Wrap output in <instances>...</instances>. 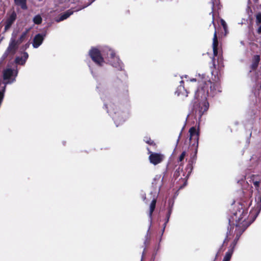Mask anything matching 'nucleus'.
Masks as SVG:
<instances>
[{
  "label": "nucleus",
  "mask_w": 261,
  "mask_h": 261,
  "mask_svg": "<svg viewBox=\"0 0 261 261\" xmlns=\"http://www.w3.org/2000/svg\"><path fill=\"white\" fill-rule=\"evenodd\" d=\"M200 87L195 94L193 104V111L195 113V117L200 118L204 113L208 110L209 103L207 97L210 94L214 96L221 92V87L218 82L212 83L209 80L199 82Z\"/></svg>",
  "instance_id": "nucleus-1"
},
{
  "label": "nucleus",
  "mask_w": 261,
  "mask_h": 261,
  "mask_svg": "<svg viewBox=\"0 0 261 261\" xmlns=\"http://www.w3.org/2000/svg\"><path fill=\"white\" fill-rule=\"evenodd\" d=\"M89 55L98 66H101L106 62H109L117 70L122 69V63L119 58L115 55L114 51L108 46H105L100 49L92 48L89 51Z\"/></svg>",
  "instance_id": "nucleus-2"
},
{
  "label": "nucleus",
  "mask_w": 261,
  "mask_h": 261,
  "mask_svg": "<svg viewBox=\"0 0 261 261\" xmlns=\"http://www.w3.org/2000/svg\"><path fill=\"white\" fill-rule=\"evenodd\" d=\"M190 133V141L192 144V146L194 147V152L191 154L190 159L188 161V163L185 168L186 172L183 173L181 175L180 179L186 180L184 182V186L187 185V180L189 177L191 173L193 170V165L195 163L197 158V153L198 147V140H199V133L197 129L194 127H191L189 130Z\"/></svg>",
  "instance_id": "nucleus-3"
},
{
  "label": "nucleus",
  "mask_w": 261,
  "mask_h": 261,
  "mask_svg": "<svg viewBox=\"0 0 261 261\" xmlns=\"http://www.w3.org/2000/svg\"><path fill=\"white\" fill-rule=\"evenodd\" d=\"M105 106L107 109V112L112 117L116 126L124 122L129 117L127 110L115 111V109H117V106L110 100L106 101Z\"/></svg>",
  "instance_id": "nucleus-4"
},
{
  "label": "nucleus",
  "mask_w": 261,
  "mask_h": 261,
  "mask_svg": "<svg viewBox=\"0 0 261 261\" xmlns=\"http://www.w3.org/2000/svg\"><path fill=\"white\" fill-rule=\"evenodd\" d=\"M161 176L160 175H157L155 176V177L154 178V181L152 182V185L154 186H155V188L156 189H155V191L154 192V193L153 195V199L150 204L149 212V214H148V216L149 217L150 225H149L148 229L147 230V232H148L149 231L150 228L151 226L152 219V213H153V212L155 209V204H156V199L158 197V195L160 190V188H161V185L159 184L158 185L157 183H156V181H159L161 180Z\"/></svg>",
  "instance_id": "nucleus-5"
},
{
  "label": "nucleus",
  "mask_w": 261,
  "mask_h": 261,
  "mask_svg": "<svg viewBox=\"0 0 261 261\" xmlns=\"http://www.w3.org/2000/svg\"><path fill=\"white\" fill-rule=\"evenodd\" d=\"M253 84V91L255 95L261 94V77H259L257 73H253L251 77Z\"/></svg>",
  "instance_id": "nucleus-6"
},
{
  "label": "nucleus",
  "mask_w": 261,
  "mask_h": 261,
  "mask_svg": "<svg viewBox=\"0 0 261 261\" xmlns=\"http://www.w3.org/2000/svg\"><path fill=\"white\" fill-rule=\"evenodd\" d=\"M88 1H89V2L86 4H85L84 6H83L82 8H81L80 9H76L75 11H73L71 9H69V10H68L67 11H66V12H65L63 13H61L60 17L59 18H57L56 21L57 22H59V21H63V20L67 19L71 15H72L74 11H77L82 9L88 7V6L90 5L93 2H94L95 0H91V1H90L89 0H88Z\"/></svg>",
  "instance_id": "nucleus-7"
},
{
  "label": "nucleus",
  "mask_w": 261,
  "mask_h": 261,
  "mask_svg": "<svg viewBox=\"0 0 261 261\" xmlns=\"http://www.w3.org/2000/svg\"><path fill=\"white\" fill-rule=\"evenodd\" d=\"M244 177L246 179H248L250 182H252L256 190L258 191H259V188L261 186L260 175L255 174H246Z\"/></svg>",
  "instance_id": "nucleus-8"
},
{
  "label": "nucleus",
  "mask_w": 261,
  "mask_h": 261,
  "mask_svg": "<svg viewBox=\"0 0 261 261\" xmlns=\"http://www.w3.org/2000/svg\"><path fill=\"white\" fill-rule=\"evenodd\" d=\"M18 43L13 37L11 38L9 46L3 56L4 59L6 58L8 54L14 55L18 47Z\"/></svg>",
  "instance_id": "nucleus-9"
},
{
  "label": "nucleus",
  "mask_w": 261,
  "mask_h": 261,
  "mask_svg": "<svg viewBox=\"0 0 261 261\" xmlns=\"http://www.w3.org/2000/svg\"><path fill=\"white\" fill-rule=\"evenodd\" d=\"M149 153L150 155L149 156V159L150 162L152 164L155 165L159 163H160L164 159V155L161 153L152 152L149 150L148 148H147Z\"/></svg>",
  "instance_id": "nucleus-10"
},
{
  "label": "nucleus",
  "mask_w": 261,
  "mask_h": 261,
  "mask_svg": "<svg viewBox=\"0 0 261 261\" xmlns=\"http://www.w3.org/2000/svg\"><path fill=\"white\" fill-rule=\"evenodd\" d=\"M186 155V151H183L180 154V155L179 156V157H178V158L177 159V163H178V165H179V167L178 169L177 170H176V171L175 172L174 174V176L178 177V176H180V172L182 173V174H183V173H184L182 171V169H181L180 170V167L181 166H182V165H183L184 160L185 159Z\"/></svg>",
  "instance_id": "nucleus-11"
},
{
  "label": "nucleus",
  "mask_w": 261,
  "mask_h": 261,
  "mask_svg": "<svg viewBox=\"0 0 261 261\" xmlns=\"http://www.w3.org/2000/svg\"><path fill=\"white\" fill-rule=\"evenodd\" d=\"M45 36V34H38L36 35L33 40V47L34 48H38L42 44Z\"/></svg>",
  "instance_id": "nucleus-12"
},
{
  "label": "nucleus",
  "mask_w": 261,
  "mask_h": 261,
  "mask_svg": "<svg viewBox=\"0 0 261 261\" xmlns=\"http://www.w3.org/2000/svg\"><path fill=\"white\" fill-rule=\"evenodd\" d=\"M16 14L15 12H13L6 20V25L5 27V30H7L10 28L12 23L16 19Z\"/></svg>",
  "instance_id": "nucleus-13"
},
{
  "label": "nucleus",
  "mask_w": 261,
  "mask_h": 261,
  "mask_svg": "<svg viewBox=\"0 0 261 261\" xmlns=\"http://www.w3.org/2000/svg\"><path fill=\"white\" fill-rule=\"evenodd\" d=\"M28 56H29L27 53H23L22 56L17 57L16 58V63L20 65H23L25 63L26 60L28 58Z\"/></svg>",
  "instance_id": "nucleus-14"
},
{
  "label": "nucleus",
  "mask_w": 261,
  "mask_h": 261,
  "mask_svg": "<svg viewBox=\"0 0 261 261\" xmlns=\"http://www.w3.org/2000/svg\"><path fill=\"white\" fill-rule=\"evenodd\" d=\"M183 83H184V82L182 80H181L180 82V85L178 87L176 91V93L177 94V95L182 94V95H184L186 97H187L188 96V92L185 89V87L182 85L183 84Z\"/></svg>",
  "instance_id": "nucleus-15"
},
{
  "label": "nucleus",
  "mask_w": 261,
  "mask_h": 261,
  "mask_svg": "<svg viewBox=\"0 0 261 261\" xmlns=\"http://www.w3.org/2000/svg\"><path fill=\"white\" fill-rule=\"evenodd\" d=\"M218 45V41L217 37L216 32L215 31L214 33L213 41V54L214 56H216L218 54L217 50V46Z\"/></svg>",
  "instance_id": "nucleus-16"
},
{
  "label": "nucleus",
  "mask_w": 261,
  "mask_h": 261,
  "mask_svg": "<svg viewBox=\"0 0 261 261\" xmlns=\"http://www.w3.org/2000/svg\"><path fill=\"white\" fill-rule=\"evenodd\" d=\"M259 61L260 57L259 55H255L253 56L251 65L252 69H255L257 67Z\"/></svg>",
  "instance_id": "nucleus-17"
},
{
  "label": "nucleus",
  "mask_w": 261,
  "mask_h": 261,
  "mask_svg": "<svg viewBox=\"0 0 261 261\" xmlns=\"http://www.w3.org/2000/svg\"><path fill=\"white\" fill-rule=\"evenodd\" d=\"M16 5L20 7L23 10H27L28 7L27 5V0H14Z\"/></svg>",
  "instance_id": "nucleus-18"
},
{
  "label": "nucleus",
  "mask_w": 261,
  "mask_h": 261,
  "mask_svg": "<svg viewBox=\"0 0 261 261\" xmlns=\"http://www.w3.org/2000/svg\"><path fill=\"white\" fill-rule=\"evenodd\" d=\"M233 254V249H228L226 252L222 261H230Z\"/></svg>",
  "instance_id": "nucleus-19"
},
{
  "label": "nucleus",
  "mask_w": 261,
  "mask_h": 261,
  "mask_svg": "<svg viewBox=\"0 0 261 261\" xmlns=\"http://www.w3.org/2000/svg\"><path fill=\"white\" fill-rule=\"evenodd\" d=\"M29 31V29L26 30L24 32H23L21 35L20 36V38H19V39L16 41L17 42V43L18 44H20L21 43L23 40H24V39L25 38L26 36H27V34H28V32Z\"/></svg>",
  "instance_id": "nucleus-20"
},
{
  "label": "nucleus",
  "mask_w": 261,
  "mask_h": 261,
  "mask_svg": "<svg viewBox=\"0 0 261 261\" xmlns=\"http://www.w3.org/2000/svg\"><path fill=\"white\" fill-rule=\"evenodd\" d=\"M42 20L41 16L39 15H36L33 18L34 22L37 24H40L42 22Z\"/></svg>",
  "instance_id": "nucleus-21"
},
{
  "label": "nucleus",
  "mask_w": 261,
  "mask_h": 261,
  "mask_svg": "<svg viewBox=\"0 0 261 261\" xmlns=\"http://www.w3.org/2000/svg\"><path fill=\"white\" fill-rule=\"evenodd\" d=\"M144 140L146 143L150 145L155 146V145L153 141H152L150 138H148L147 137H145Z\"/></svg>",
  "instance_id": "nucleus-22"
},
{
  "label": "nucleus",
  "mask_w": 261,
  "mask_h": 261,
  "mask_svg": "<svg viewBox=\"0 0 261 261\" xmlns=\"http://www.w3.org/2000/svg\"><path fill=\"white\" fill-rule=\"evenodd\" d=\"M256 23L258 25L261 23V13H258L256 14Z\"/></svg>",
  "instance_id": "nucleus-23"
},
{
  "label": "nucleus",
  "mask_w": 261,
  "mask_h": 261,
  "mask_svg": "<svg viewBox=\"0 0 261 261\" xmlns=\"http://www.w3.org/2000/svg\"><path fill=\"white\" fill-rule=\"evenodd\" d=\"M221 24L222 25L224 31L226 32L227 29V24L226 22L223 19H221Z\"/></svg>",
  "instance_id": "nucleus-24"
},
{
  "label": "nucleus",
  "mask_w": 261,
  "mask_h": 261,
  "mask_svg": "<svg viewBox=\"0 0 261 261\" xmlns=\"http://www.w3.org/2000/svg\"><path fill=\"white\" fill-rule=\"evenodd\" d=\"M206 79H205V76H203L202 77V79H201V80H197L196 79H192L190 80V81L191 82H195L197 80L198 81V83H199V85H200V83L199 82H201V81L203 80V81H206ZM200 87V85H199V87Z\"/></svg>",
  "instance_id": "nucleus-25"
},
{
  "label": "nucleus",
  "mask_w": 261,
  "mask_h": 261,
  "mask_svg": "<svg viewBox=\"0 0 261 261\" xmlns=\"http://www.w3.org/2000/svg\"><path fill=\"white\" fill-rule=\"evenodd\" d=\"M172 205H171V207H170L169 208H168V213H167V214L166 215L167 217H170V216H171V214L172 213Z\"/></svg>",
  "instance_id": "nucleus-26"
},
{
  "label": "nucleus",
  "mask_w": 261,
  "mask_h": 261,
  "mask_svg": "<svg viewBox=\"0 0 261 261\" xmlns=\"http://www.w3.org/2000/svg\"><path fill=\"white\" fill-rule=\"evenodd\" d=\"M257 32L260 34L261 33V23L259 24V26L257 29Z\"/></svg>",
  "instance_id": "nucleus-27"
},
{
  "label": "nucleus",
  "mask_w": 261,
  "mask_h": 261,
  "mask_svg": "<svg viewBox=\"0 0 261 261\" xmlns=\"http://www.w3.org/2000/svg\"><path fill=\"white\" fill-rule=\"evenodd\" d=\"M169 219H170V217H166V220H165V223H167L169 220Z\"/></svg>",
  "instance_id": "nucleus-28"
},
{
  "label": "nucleus",
  "mask_w": 261,
  "mask_h": 261,
  "mask_svg": "<svg viewBox=\"0 0 261 261\" xmlns=\"http://www.w3.org/2000/svg\"><path fill=\"white\" fill-rule=\"evenodd\" d=\"M228 237V232H227V236H226V238L225 239V240H224V242H225V241L227 240Z\"/></svg>",
  "instance_id": "nucleus-29"
},
{
  "label": "nucleus",
  "mask_w": 261,
  "mask_h": 261,
  "mask_svg": "<svg viewBox=\"0 0 261 261\" xmlns=\"http://www.w3.org/2000/svg\"><path fill=\"white\" fill-rule=\"evenodd\" d=\"M166 224H167V223H166L165 222V223L164 224V226H163V228H164V229H165V227H166Z\"/></svg>",
  "instance_id": "nucleus-30"
},
{
  "label": "nucleus",
  "mask_w": 261,
  "mask_h": 261,
  "mask_svg": "<svg viewBox=\"0 0 261 261\" xmlns=\"http://www.w3.org/2000/svg\"><path fill=\"white\" fill-rule=\"evenodd\" d=\"M164 231H165V229H164V228H163V229H162V236L163 234Z\"/></svg>",
  "instance_id": "nucleus-31"
},
{
  "label": "nucleus",
  "mask_w": 261,
  "mask_h": 261,
  "mask_svg": "<svg viewBox=\"0 0 261 261\" xmlns=\"http://www.w3.org/2000/svg\"><path fill=\"white\" fill-rule=\"evenodd\" d=\"M215 8V5H214V2H213V7H212V9H214Z\"/></svg>",
  "instance_id": "nucleus-32"
},
{
  "label": "nucleus",
  "mask_w": 261,
  "mask_h": 261,
  "mask_svg": "<svg viewBox=\"0 0 261 261\" xmlns=\"http://www.w3.org/2000/svg\"><path fill=\"white\" fill-rule=\"evenodd\" d=\"M29 44H26L25 47L27 48V47H29Z\"/></svg>",
  "instance_id": "nucleus-33"
}]
</instances>
